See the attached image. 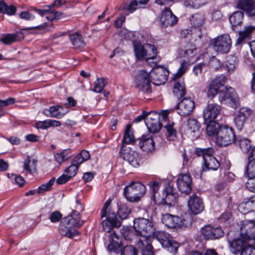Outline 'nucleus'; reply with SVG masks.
Listing matches in <instances>:
<instances>
[{
	"instance_id": "obj_28",
	"label": "nucleus",
	"mask_w": 255,
	"mask_h": 255,
	"mask_svg": "<svg viewBox=\"0 0 255 255\" xmlns=\"http://www.w3.org/2000/svg\"><path fill=\"white\" fill-rule=\"evenodd\" d=\"M68 36L74 49H79L86 46L84 37L80 32L70 33Z\"/></svg>"
},
{
	"instance_id": "obj_43",
	"label": "nucleus",
	"mask_w": 255,
	"mask_h": 255,
	"mask_svg": "<svg viewBox=\"0 0 255 255\" xmlns=\"http://www.w3.org/2000/svg\"><path fill=\"white\" fill-rule=\"evenodd\" d=\"M245 174L249 180L255 179V160H248L245 168Z\"/></svg>"
},
{
	"instance_id": "obj_52",
	"label": "nucleus",
	"mask_w": 255,
	"mask_h": 255,
	"mask_svg": "<svg viewBox=\"0 0 255 255\" xmlns=\"http://www.w3.org/2000/svg\"><path fill=\"white\" fill-rule=\"evenodd\" d=\"M23 169L29 173H32L35 171L34 161H31L30 157L29 156L26 157L24 161Z\"/></svg>"
},
{
	"instance_id": "obj_16",
	"label": "nucleus",
	"mask_w": 255,
	"mask_h": 255,
	"mask_svg": "<svg viewBox=\"0 0 255 255\" xmlns=\"http://www.w3.org/2000/svg\"><path fill=\"white\" fill-rule=\"evenodd\" d=\"M201 234L206 240H216L222 237L224 232L221 227L207 225L201 229Z\"/></svg>"
},
{
	"instance_id": "obj_39",
	"label": "nucleus",
	"mask_w": 255,
	"mask_h": 255,
	"mask_svg": "<svg viewBox=\"0 0 255 255\" xmlns=\"http://www.w3.org/2000/svg\"><path fill=\"white\" fill-rule=\"evenodd\" d=\"M61 126L59 121L54 120H46L43 121H39L36 123V127L38 128L47 129L51 127H57Z\"/></svg>"
},
{
	"instance_id": "obj_49",
	"label": "nucleus",
	"mask_w": 255,
	"mask_h": 255,
	"mask_svg": "<svg viewBox=\"0 0 255 255\" xmlns=\"http://www.w3.org/2000/svg\"><path fill=\"white\" fill-rule=\"evenodd\" d=\"M238 142L241 150L248 154L252 148L251 141L246 138H241L238 140Z\"/></svg>"
},
{
	"instance_id": "obj_22",
	"label": "nucleus",
	"mask_w": 255,
	"mask_h": 255,
	"mask_svg": "<svg viewBox=\"0 0 255 255\" xmlns=\"http://www.w3.org/2000/svg\"><path fill=\"white\" fill-rule=\"evenodd\" d=\"M226 79V77L223 75H220L213 79L208 86V96L211 98L214 97L220 91V89L224 86Z\"/></svg>"
},
{
	"instance_id": "obj_48",
	"label": "nucleus",
	"mask_w": 255,
	"mask_h": 255,
	"mask_svg": "<svg viewBox=\"0 0 255 255\" xmlns=\"http://www.w3.org/2000/svg\"><path fill=\"white\" fill-rule=\"evenodd\" d=\"M149 0H132L128 5L127 9L131 12L136 9L140 8L142 5L147 4Z\"/></svg>"
},
{
	"instance_id": "obj_40",
	"label": "nucleus",
	"mask_w": 255,
	"mask_h": 255,
	"mask_svg": "<svg viewBox=\"0 0 255 255\" xmlns=\"http://www.w3.org/2000/svg\"><path fill=\"white\" fill-rule=\"evenodd\" d=\"M207 122H208V124L206 129L207 135L209 136H215L216 138L218 129L220 128L221 126L215 121H207Z\"/></svg>"
},
{
	"instance_id": "obj_6",
	"label": "nucleus",
	"mask_w": 255,
	"mask_h": 255,
	"mask_svg": "<svg viewBox=\"0 0 255 255\" xmlns=\"http://www.w3.org/2000/svg\"><path fill=\"white\" fill-rule=\"evenodd\" d=\"M149 74L142 70L139 72L134 78V83L139 94L148 95L151 93V86Z\"/></svg>"
},
{
	"instance_id": "obj_58",
	"label": "nucleus",
	"mask_w": 255,
	"mask_h": 255,
	"mask_svg": "<svg viewBox=\"0 0 255 255\" xmlns=\"http://www.w3.org/2000/svg\"><path fill=\"white\" fill-rule=\"evenodd\" d=\"M55 179L54 178H51L47 183H44L40 185L38 187V191H45L47 190H50L51 187L55 182Z\"/></svg>"
},
{
	"instance_id": "obj_63",
	"label": "nucleus",
	"mask_w": 255,
	"mask_h": 255,
	"mask_svg": "<svg viewBox=\"0 0 255 255\" xmlns=\"http://www.w3.org/2000/svg\"><path fill=\"white\" fill-rule=\"evenodd\" d=\"M62 215L60 212L58 211H55L53 212L50 216V220L53 222H58L61 218Z\"/></svg>"
},
{
	"instance_id": "obj_37",
	"label": "nucleus",
	"mask_w": 255,
	"mask_h": 255,
	"mask_svg": "<svg viewBox=\"0 0 255 255\" xmlns=\"http://www.w3.org/2000/svg\"><path fill=\"white\" fill-rule=\"evenodd\" d=\"M135 142V138L131 130V126L130 125H127L125 131L123 139V145H126L125 144H133Z\"/></svg>"
},
{
	"instance_id": "obj_13",
	"label": "nucleus",
	"mask_w": 255,
	"mask_h": 255,
	"mask_svg": "<svg viewBox=\"0 0 255 255\" xmlns=\"http://www.w3.org/2000/svg\"><path fill=\"white\" fill-rule=\"evenodd\" d=\"M162 222L166 227L170 228L186 227L189 224L185 219L168 213L163 215Z\"/></svg>"
},
{
	"instance_id": "obj_57",
	"label": "nucleus",
	"mask_w": 255,
	"mask_h": 255,
	"mask_svg": "<svg viewBox=\"0 0 255 255\" xmlns=\"http://www.w3.org/2000/svg\"><path fill=\"white\" fill-rule=\"evenodd\" d=\"M78 169L77 165L71 162V165L65 169V173L71 178L76 174Z\"/></svg>"
},
{
	"instance_id": "obj_42",
	"label": "nucleus",
	"mask_w": 255,
	"mask_h": 255,
	"mask_svg": "<svg viewBox=\"0 0 255 255\" xmlns=\"http://www.w3.org/2000/svg\"><path fill=\"white\" fill-rule=\"evenodd\" d=\"M135 55L137 59H145V44L142 45L140 43L136 42L133 43Z\"/></svg>"
},
{
	"instance_id": "obj_36",
	"label": "nucleus",
	"mask_w": 255,
	"mask_h": 255,
	"mask_svg": "<svg viewBox=\"0 0 255 255\" xmlns=\"http://www.w3.org/2000/svg\"><path fill=\"white\" fill-rule=\"evenodd\" d=\"M190 23L195 28H199L204 24L205 21V16L201 12H197L193 14L190 18Z\"/></svg>"
},
{
	"instance_id": "obj_23",
	"label": "nucleus",
	"mask_w": 255,
	"mask_h": 255,
	"mask_svg": "<svg viewBox=\"0 0 255 255\" xmlns=\"http://www.w3.org/2000/svg\"><path fill=\"white\" fill-rule=\"evenodd\" d=\"M249 242L248 240L241 237V236L232 241L229 240L230 250L235 255L241 254L242 250H244V248L249 245Z\"/></svg>"
},
{
	"instance_id": "obj_3",
	"label": "nucleus",
	"mask_w": 255,
	"mask_h": 255,
	"mask_svg": "<svg viewBox=\"0 0 255 255\" xmlns=\"http://www.w3.org/2000/svg\"><path fill=\"white\" fill-rule=\"evenodd\" d=\"M111 200L108 199L105 203L101 212L102 225L104 231L110 233L114 228H119L121 223L119 221L116 214L111 211L110 204Z\"/></svg>"
},
{
	"instance_id": "obj_5",
	"label": "nucleus",
	"mask_w": 255,
	"mask_h": 255,
	"mask_svg": "<svg viewBox=\"0 0 255 255\" xmlns=\"http://www.w3.org/2000/svg\"><path fill=\"white\" fill-rule=\"evenodd\" d=\"M209 46L217 52L226 54L229 52L232 46L231 38L229 34H221L211 39Z\"/></svg>"
},
{
	"instance_id": "obj_45",
	"label": "nucleus",
	"mask_w": 255,
	"mask_h": 255,
	"mask_svg": "<svg viewBox=\"0 0 255 255\" xmlns=\"http://www.w3.org/2000/svg\"><path fill=\"white\" fill-rule=\"evenodd\" d=\"M130 190H138L145 191V186L140 182L131 181L129 184L125 186L124 191H130Z\"/></svg>"
},
{
	"instance_id": "obj_25",
	"label": "nucleus",
	"mask_w": 255,
	"mask_h": 255,
	"mask_svg": "<svg viewBox=\"0 0 255 255\" xmlns=\"http://www.w3.org/2000/svg\"><path fill=\"white\" fill-rule=\"evenodd\" d=\"M221 107L219 105L213 103L209 104L205 108L203 112L204 119L205 122L213 121L217 117L220 113Z\"/></svg>"
},
{
	"instance_id": "obj_38",
	"label": "nucleus",
	"mask_w": 255,
	"mask_h": 255,
	"mask_svg": "<svg viewBox=\"0 0 255 255\" xmlns=\"http://www.w3.org/2000/svg\"><path fill=\"white\" fill-rule=\"evenodd\" d=\"M173 92L178 98H183L186 94L184 82L183 81H175L173 86Z\"/></svg>"
},
{
	"instance_id": "obj_2",
	"label": "nucleus",
	"mask_w": 255,
	"mask_h": 255,
	"mask_svg": "<svg viewBox=\"0 0 255 255\" xmlns=\"http://www.w3.org/2000/svg\"><path fill=\"white\" fill-rule=\"evenodd\" d=\"M197 53V48L192 42L182 43L179 49V54L181 57L186 58L188 61H184L181 63L177 73L174 74L172 79L175 80L180 78L187 70L188 63L191 62L190 59L194 57Z\"/></svg>"
},
{
	"instance_id": "obj_14",
	"label": "nucleus",
	"mask_w": 255,
	"mask_h": 255,
	"mask_svg": "<svg viewBox=\"0 0 255 255\" xmlns=\"http://www.w3.org/2000/svg\"><path fill=\"white\" fill-rule=\"evenodd\" d=\"M153 83L156 85H160L164 84L167 80L169 72L162 66H158L153 68L149 73Z\"/></svg>"
},
{
	"instance_id": "obj_46",
	"label": "nucleus",
	"mask_w": 255,
	"mask_h": 255,
	"mask_svg": "<svg viewBox=\"0 0 255 255\" xmlns=\"http://www.w3.org/2000/svg\"><path fill=\"white\" fill-rule=\"evenodd\" d=\"M145 60L154 59L157 54L156 47L150 44H145Z\"/></svg>"
},
{
	"instance_id": "obj_41",
	"label": "nucleus",
	"mask_w": 255,
	"mask_h": 255,
	"mask_svg": "<svg viewBox=\"0 0 255 255\" xmlns=\"http://www.w3.org/2000/svg\"><path fill=\"white\" fill-rule=\"evenodd\" d=\"M244 13L241 11H237L229 17L230 22L232 27L240 25L243 20Z\"/></svg>"
},
{
	"instance_id": "obj_51",
	"label": "nucleus",
	"mask_w": 255,
	"mask_h": 255,
	"mask_svg": "<svg viewBox=\"0 0 255 255\" xmlns=\"http://www.w3.org/2000/svg\"><path fill=\"white\" fill-rule=\"evenodd\" d=\"M188 129L191 132L196 133L199 132L200 124L198 121L194 119H189L187 122Z\"/></svg>"
},
{
	"instance_id": "obj_1",
	"label": "nucleus",
	"mask_w": 255,
	"mask_h": 255,
	"mask_svg": "<svg viewBox=\"0 0 255 255\" xmlns=\"http://www.w3.org/2000/svg\"><path fill=\"white\" fill-rule=\"evenodd\" d=\"M84 223L80 214L73 210L70 215L62 219L61 223L62 234L69 238H73L79 234L75 228L81 227Z\"/></svg>"
},
{
	"instance_id": "obj_56",
	"label": "nucleus",
	"mask_w": 255,
	"mask_h": 255,
	"mask_svg": "<svg viewBox=\"0 0 255 255\" xmlns=\"http://www.w3.org/2000/svg\"><path fill=\"white\" fill-rule=\"evenodd\" d=\"M130 213V209L126 205H123L119 209L118 213L119 217L122 219H125L128 218Z\"/></svg>"
},
{
	"instance_id": "obj_26",
	"label": "nucleus",
	"mask_w": 255,
	"mask_h": 255,
	"mask_svg": "<svg viewBox=\"0 0 255 255\" xmlns=\"http://www.w3.org/2000/svg\"><path fill=\"white\" fill-rule=\"evenodd\" d=\"M177 185L179 191H191L192 181L189 174H179L177 180Z\"/></svg>"
},
{
	"instance_id": "obj_59",
	"label": "nucleus",
	"mask_w": 255,
	"mask_h": 255,
	"mask_svg": "<svg viewBox=\"0 0 255 255\" xmlns=\"http://www.w3.org/2000/svg\"><path fill=\"white\" fill-rule=\"evenodd\" d=\"M240 255H255V248L249 244L242 250Z\"/></svg>"
},
{
	"instance_id": "obj_44",
	"label": "nucleus",
	"mask_w": 255,
	"mask_h": 255,
	"mask_svg": "<svg viewBox=\"0 0 255 255\" xmlns=\"http://www.w3.org/2000/svg\"><path fill=\"white\" fill-rule=\"evenodd\" d=\"M71 151L70 149H65L62 152L54 154V158L59 164L67 160L71 157Z\"/></svg>"
},
{
	"instance_id": "obj_24",
	"label": "nucleus",
	"mask_w": 255,
	"mask_h": 255,
	"mask_svg": "<svg viewBox=\"0 0 255 255\" xmlns=\"http://www.w3.org/2000/svg\"><path fill=\"white\" fill-rule=\"evenodd\" d=\"M178 19L169 8H165L161 13L160 17L161 25L163 27H167L174 25Z\"/></svg>"
},
{
	"instance_id": "obj_11",
	"label": "nucleus",
	"mask_w": 255,
	"mask_h": 255,
	"mask_svg": "<svg viewBox=\"0 0 255 255\" xmlns=\"http://www.w3.org/2000/svg\"><path fill=\"white\" fill-rule=\"evenodd\" d=\"M144 115L146 116L145 123L148 131L153 133L159 132L161 128V124L159 122L160 115L154 111L144 113Z\"/></svg>"
},
{
	"instance_id": "obj_7",
	"label": "nucleus",
	"mask_w": 255,
	"mask_h": 255,
	"mask_svg": "<svg viewBox=\"0 0 255 255\" xmlns=\"http://www.w3.org/2000/svg\"><path fill=\"white\" fill-rule=\"evenodd\" d=\"M235 135L233 128L227 126H222L218 129L216 142L219 146H228L235 141Z\"/></svg>"
},
{
	"instance_id": "obj_4",
	"label": "nucleus",
	"mask_w": 255,
	"mask_h": 255,
	"mask_svg": "<svg viewBox=\"0 0 255 255\" xmlns=\"http://www.w3.org/2000/svg\"><path fill=\"white\" fill-rule=\"evenodd\" d=\"M196 154L197 156H201L203 159L202 171L217 170L220 166L219 161L213 155L215 150L213 148H197Z\"/></svg>"
},
{
	"instance_id": "obj_27",
	"label": "nucleus",
	"mask_w": 255,
	"mask_h": 255,
	"mask_svg": "<svg viewBox=\"0 0 255 255\" xmlns=\"http://www.w3.org/2000/svg\"><path fill=\"white\" fill-rule=\"evenodd\" d=\"M219 101L223 102L228 100L231 106L236 109L240 105V99L236 92L227 91L225 93H221L219 96Z\"/></svg>"
},
{
	"instance_id": "obj_21",
	"label": "nucleus",
	"mask_w": 255,
	"mask_h": 255,
	"mask_svg": "<svg viewBox=\"0 0 255 255\" xmlns=\"http://www.w3.org/2000/svg\"><path fill=\"white\" fill-rule=\"evenodd\" d=\"M159 192H153L152 198L155 204H163L170 207L174 204L178 198L177 192H161L162 198H156V194Z\"/></svg>"
},
{
	"instance_id": "obj_10",
	"label": "nucleus",
	"mask_w": 255,
	"mask_h": 255,
	"mask_svg": "<svg viewBox=\"0 0 255 255\" xmlns=\"http://www.w3.org/2000/svg\"><path fill=\"white\" fill-rule=\"evenodd\" d=\"M253 114V111L248 107H242L235 114L234 123L238 129L241 130Z\"/></svg>"
},
{
	"instance_id": "obj_19",
	"label": "nucleus",
	"mask_w": 255,
	"mask_h": 255,
	"mask_svg": "<svg viewBox=\"0 0 255 255\" xmlns=\"http://www.w3.org/2000/svg\"><path fill=\"white\" fill-rule=\"evenodd\" d=\"M194 108V102L190 98H183L177 106L178 114L183 117L190 115Z\"/></svg>"
},
{
	"instance_id": "obj_62",
	"label": "nucleus",
	"mask_w": 255,
	"mask_h": 255,
	"mask_svg": "<svg viewBox=\"0 0 255 255\" xmlns=\"http://www.w3.org/2000/svg\"><path fill=\"white\" fill-rule=\"evenodd\" d=\"M190 255H218L216 251L214 249H208L204 254L200 252L194 251L191 252Z\"/></svg>"
},
{
	"instance_id": "obj_31",
	"label": "nucleus",
	"mask_w": 255,
	"mask_h": 255,
	"mask_svg": "<svg viewBox=\"0 0 255 255\" xmlns=\"http://www.w3.org/2000/svg\"><path fill=\"white\" fill-rule=\"evenodd\" d=\"M23 38V33L20 31H17L13 33L3 34L2 37L0 39V41L5 45H10L13 43L20 41Z\"/></svg>"
},
{
	"instance_id": "obj_33",
	"label": "nucleus",
	"mask_w": 255,
	"mask_h": 255,
	"mask_svg": "<svg viewBox=\"0 0 255 255\" xmlns=\"http://www.w3.org/2000/svg\"><path fill=\"white\" fill-rule=\"evenodd\" d=\"M255 27L254 26L249 25L246 26L243 31H240L239 33V37L236 42V45L241 44L245 40L249 39Z\"/></svg>"
},
{
	"instance_id": "obj_50",
	"label": "nucleus",
	"mask_w": 255,
	"mask_h": 255,
	"mask_svg": "<svg viewBox=\"0 0 255 255\" xmlns=\"http://www.w3.org/2000/svg\"><path fill=\"white\" fill-rule=\"evenodd\" d=\"M124 194L128 201L130 202H136L140 200L143 196V193H134V192H124Z\"/></svg>"
},
{
	"instance_id": "obj_17",
	"label": "nucleus",
	"mask_w": 255,
	"mask_h": 255,
	"mask_svg": "<svg viewBox=\"0 0 255 255\" xmlns=\"http://www.w3.org/2000/svg\"><path fill=\"white\" fill-rule=\"evenodd\" d=\"M240 236L250 241H255V223L253 221L245 220L241 223Z\"/></svg>"
},
{
	"instance_id": "obj_15",
	"label": "nucleus",
	"mask_w": 255,
	"mask_h": 255,
	"mask_svg": "<svg viewBox=\"0 0 255 255\" xmlns=\"http://www.w3.org/2000/svg\"><path fill=\"white\" fill-rule=\"evenodd\" d=\"M120 153L131 165L134 167L139 166V156L137 152L132 150L130 148L123 144L121 146Z\"/></svg>"
},
{
	"instance_id": "obj_34",
	"label": "nucleus",
	"mask_w": 255,
	"mask_h": 255,
	"mask_svg": "<svg viewBox=\"0 0 255 255\" xmlns=\"http://www.w3.org/2000/svg\"><path fill=\"white\" fill-rule=\"evenodd\" d=\"M238 65V60L237 57L233 55H230L227 57L224 67L228 74L232 73Z\"/></svg>"
},
{
	"instance_id": "obj_8",
	"label": "nucleus",
	"mask_w": 255,
	"mask_h": 255,
	"mask_svg": "<svg viewBox=\"0 0 255 255\" xmlns=\"http://www.w3.org/2000/svg\"><path fill=\"white\" fill-rule=\"evenodd\" d=\"M152 238L151 236H134L132 239L134 241L135 247L140 251L142 255H154L151 245Z\"/></svg>"
},
{
	"instance_id": "obj_64",
	"label": "nucleus",
	"mask_w": 255,
	"mask_h": 255,
	"mask_svg": "<svg viewBox=\"0 0 255 255\" xmlns=\"http://www.w3.org/2000/svg\"><path fill=\"white\" fill-rule=\"evenodd\" d=\"M70 179L71 178L67 174L64 173L57 178L56 183L57 184H63L69 181Z\"/></svg>"
},
{
	"instance_id": "obj_55",
	"label": "nucleus",
	"mask_w": 255,
	"mask_h": 255,
	"mask_svg": "<svg viewBox=\"0 0 255 255\" xmlns=\"http://www.w3.org/2000/svg\"><path fill=\"white\" fill-rule=\"evenodd\" d=\"M174 123H169L165 126L166 129L168 136L170 138V140H174L176 136V130L174 128Z\"/></svg>"
},
{
	"instance_id": "obj_9",
	"label": "nucleus",
	"mask_w": 255,
	"mask_h": 255,
	"mask_svg": "<svg viewBox=\"0 0 255 255\" xmlns=\"http://www.w3.org/2000/svg\"><path fill=\"white\" fill-rule=\"evenodd\" d=\"M133 228L135 236H151L154 231L151 222L145 218L134 219Z\"/></svg>"
},
{
	"instance_id": "obj_54",
	"label": "nucleus",
	"mask_w": 255,
	"mask_h": 255,
	"mask_svg": "<svg viewBox=\"0 0 255 255\" xmlns=\"http://www.w3.org/2000/svg\"><path fill=\"white\" fill-rule=\"evenodd\" d=\"M106 84L105 80L104 78H98L95 82L94 88L93 91L97 93H100L104 89Z\"/></svg>"
},
{
	"instance_id": "obj_35",
	"label": "nucleus",
	"mask_w": 255,
	"mask_h": 255,
	"mask_svg": "<svg viewBox=\"0 0 255 255\" xmlns=\"http://www.w3.org/2000/svg\"><path fill=\"white\" fill-rule=\"evenodd\" d=\"M210 0H181L183 4L187 7L198 9L207 4Z\"/></svg>"
},
{
	"instance_id": "obj_12",
	"label": "nucleus",
	"mask_w": 255,
	"mask_h": 255,
	"mask_svg": "<svg viewBox=\"0 0 255 255\" xmlns=\"http://www.w3.org/2000/svg\"><path fill=\"white\" fill-rule=\"evenodd\" d=\"M156 238L163 248H166L171 253L176 254L179 247V244L170 238L169 235L164 232H159Z\"/></svg>"
},
{
	"instance_id": "obj_30",
	"label": "nucleus",
	"mask_w": 255,
	"mask_h": 255,
	"mask_svg": "<svg viewBox=\"0 0 255 255\" xmlns=\"http://www.w3.org/2000/svg\"><path fill=\"white\" fill-rule=\"evenodd\" d=\"M140 148L145 152H152L155 149V143L151 135H143L139 142Z\"/></svg>"
},
{
	"instance_id": "obj_60",
	"label": "nucleus",
	"mask_w": 255,
	"mask_h": 255,
	"mask_svg": "<svg viewBox=\"0 0 255 255\" xmlns=\"http://www.w3.org/2000/svg\"><path fill=\"white\" fill-rule=\"evenodd\" d=\"M162 184V183L161 181H151L149 182L148 186L149 187L150 190L152 191H157L159 189Z\"/></svg>"
},
{
	"instance_id": "obj_53",
	"label": "nucleus",
	"mask_w": 255,
	"mask_h": 255,
	"mask_svg": "<svg viewBox=\"0 0 255 255\" xmlns=\"http://www.w3.org/2000/svg\"><path fill=\"white\" fill-rule=\"evenodd\" d=\"M240 207H244L247 209L248 212H252L255 211V195L251 197L249 201H247L245 204H242L240 205Z\"/></svg>"
},
{
	"instance_id": "obj_47",
	"label": "nucleus",
	"mask_w": 255,
	"mask_h": 255,
	"mask_svg": "<svg viewBox=\"0 0 255 255\" xmlns=\"http://www.w3.org/2000/svg\"><path fill=\"white\" fill-rule=\"evenodd\" d=\"M54 29L53 24L52 22L44 23L42 24L36 25L35 26L30 27L26 28V30L38 29L43 32L52 31Z\"/></svg>"
},
{
	"instance_id": "obj_32",
	"label": "nucleus",
	"mask_w": 255,
	"mask_h": 255,
	"mask_svg": "<svg viewBox=\"0 0 255 255\" xmlns=\"http://www.w3.org/2000/svg\"><path fill=\"white\" fill-rule=\"evenodd\" d=\"M62 110L63 108L61 106H52L48 109H44L42 113L47 117L60 119L64 115V113H62Z\"/></svg>"
},
{
	"instance_id": "obj_61",
	"label": "nucleus",
	"mask_w": 255,
	"mask_h": 255,
	"mask_svg": "<svg viewBox=\"0 0 255 255\" xmlns=\"http://www.w3.org/2000/svg\"><path fill=\"white\" fill-rule=\"evenodd\" d=\"M118 239V236L116 234L115 232H113L109 238V241L110 242V244L108 246V249L112 251L114 250L115 247H114V244L116 243L115 242L114 239Z\"/></svg>"
},
{
	"instance_id": "obj_29",
	"label": "nucleus",
	"mask_w": 255,
	"mask_h": 255,
	"mask_svg": "<svg viewBox=\"0 0 255 255\" xmlns=\"http://www.w3.org/2000/svg\"><path fill=\"white\" fill-rule=\"evenodd\" d=\"M237 8L246 11L249 16L255 15V1L254 0H239Z\"/></svg>"
},
{
	"instance_id": "obj_20",
	"label": "nucleus",
	"mask_w": 255,
	"mask_h": 255,
	"mask_svg": "<svg viewBox=\"0 0 255 255\" xmlns=\"http://www.w3.org/2000/svg\"><path fill=\"white\" fill-rule=\"evenodd\" d=\"M189 211L193 215H197L204 210V205L202 199L195 194L190 196L188 200Z\"/></svg>"
},
{
	"instance_id": "obj_18",
	"label": "nucleus",
	"mask_w": 255,
	"mask_h": 255,
	"mask_svg": "<svg viewBox=\"0 0 255 255\" xmlns=\"http://www.w3.org/2000/svg\"><path fill=\"white\" fill-rule=\"evenodd\" d=\"M45 7H47L46 9H38L32 7L31 9L41 16H45L46 18L50 21L58 20L63 17L64 13L63 12L56 11L52 9L53 5H46Z\"/></svg>"
}]
</instances>
